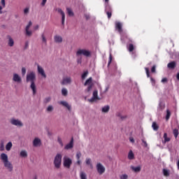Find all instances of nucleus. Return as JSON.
<instances>
[{
    "label": "nucleus",
    "instance_id": "bf43d9fd",
    "mask_svg": "<svg viewBox=\"0 0 179 179\" xmlns=\"http://www.w3.org/2000/svg\"><path fill=\"white\" fill-rule=\"evenodd\" d=\"M27 157V152L23 151V157Z\"/></svg>",
    "mask_w": 179,
    "mask_h": 179
},
{
    "label": "nucleus",
    "instance_id": "393cba45",
    "mask_svg": "<svg viewBox=\"0 0 179 179\" xmlns=\"http://www.w3.org/2000/svg\"><path fill=\"white\" fill-rule=\"evenodd\" d=\"M109 110H110V106H103L101 108V111L103 113H108L109 112Z\"/></svg>",
    "mask_w": 179,
    "mask_h": 179
},
{
    "label": "nucleus",
    "instance_id": "a878e982",
    "mask_svg": "<svg viewBox=\"0 0 179 179\" xmlns=\"http://www.w3.org/2000/svg\"><path fill=\"white\" fill-rule=\"evenodd\" d=\"M41 38H42V43L45 45H47L48 41L45 35L44 34H41Z\"/></svg>",
    "mask_w": 179,
    "mask_h": 179
},
{
    "label": "nucleus",
    "instance_id": "7ed1b4c3",
    "mask_svg": "<svg viewBox=\"0 0 179 179\" xmlns=\"http://www.w3.org/2000/svg\"><path fill=\"white\" fill-rule=\"evenodd\" d=\"M62 155L61 153H57L55 159H53V164L57 169H59L62 165Z\"/></svg>",
    "mask_w": 179,
    "mask_h": 179
},
{
    "label": "nucleus",
    "instance_id": "2eb2a0df",
    "mask_svg": "<svg viewBox=\"0 0 179 179\" xmlns=\"http://www.w3.org/2000/svg\"><path fill=\"white\" fill-rule=\"evenodd\" d=\"M96 100H98V91L94 90L92 93V97L90 99H88V101L92 103Z\"/></svg>",
    "mask_w": 179,
    "mask_h": 179
},
{
    "label": "nucleus",
    "instance_id": "c756f323",
    "mask_svg": "<svg viewBox=\"0 0 179 179\" xmlns=\"http://www.w3.org/2000/svg\"><path fill=\"white\" fill-rule=\"evenodd\" d=\"M85 163H87V164L90 166L91 169H93V165L91 163V159L90 158H87L85 159Z\"/></svg>",
    "mask_w": 179,
    "mask_h": 179
},
{
    "label": "nucleus",
    "instance_id": "f3484780",
    "mask_svg": "<svg viewBox=\"0 0 179 179\" xmlns=\"http://www.w3.org/2000/svg\"><path fill=\"white\" fill-rule=\"evenodd\" d=\"M53 39L55 40V43H62V37L60 35H55L53 37Z\"/></svg>",
    "mask_w": 179,
    "mask_h": 179
},
{
    "label": "nucleus",
    "instance_id": "c03bdc74",
    "mask_svg": "<svg viewBox=\"0 0 179 179\" xmlns=\"http://www.w3.org/2000/svg\"><path fill=\"white\" fill-rule=\"evenodd\" d=\"M120 179H128V175L127 174H123L120 176Z\"/></svg>",
    "mask_w": 179,
    "mask_h": 179
},
{
    "label": "nucleus",
    "instance_id": "473e14b6",
    "mask_svg": "<svg viewBox=\"0 0 179 179\" xmlns=\"http://www.w3.org/2000/svg\"><path fill=\"white\" fill-rule=\"evenodd\" d=\"M62 96H66L68 95V90L66 88H62Z\"/></svg>",
    "mask_w": 179,
    "mask_h": 179
},
{
    "label": "nucleus",
    "instance_id": "ddd939ff",
    "mask_svg": "<svg viewBox=\"0 0 179 179\" xmlns=\"http://www.w3.org/2000/svg\"><path fill=\"white\" fill-rule=\"evenodd\" d=\"M42 145L41 140L38 137H36L33 140V146L35 148L41 147Z\"/></svg>",
    "mask_w": 179,
    "mask_h": 179
},
{
    "label": "nucleus",
    "instance_id": "4468645a",
    "mask_svg": "<svg viewBox=\"0 0 179 179\" xmlns=\"http://www.w3.org/2000/svg\"><path fill=\"white\" fill-rule=\"evenodd\" d=\"M13 80L15 83H22V78L17 73H13Z\"/></svg>",
    "mask_w": 179,
    "mask_h": 179
},
{
    "label": "nucleus",
    "instance_id": "c85d7f7f",
    "mask_svg": "<svg viewBox=\"0 0 179 179\" xmlns=\"http://www.w3.org/2000/svg\"><path fill=\"white\" fill-rule=\"evenodd\" d=\"M52 111H54V106H52V105L47 106V108H46L47 113H52Z\"/></svg>",
    "mask_w": 179,
    "mask_h": 179
},
{
    "label": "nucleus",
    "instance_id": "4be33fe9",
    "mask_svg": "<svg viewBox=\"0 0 179 179\" xmlns=\"http://www.w3.org/2000/svg\"><path fill=\"white\" fill-rule=\"evenodd\" d=\"M7 38H8V39H9V41L8 42V45L10 47H13V45H15V41H13V39L9 35H8Z\"/></svg>",
    "mask_w": 179,
    "mask_h": 179
},
{
    "label": "nucleus",
    "instance_id": "6e6552de",
    "mask_svg": "<svg viewBox=\"0 0 179 179\" xmlns=\"http://www.w3.org/2000/svg\"><path fill=\"white\" fill-rule=\"evenodd\" d=\"M31 26H32V22L29 21V23H27L26 28H25L26 35L29 37H31L33 34L32 30L30 29Z\"/></svg>",
    "mask_w": 179,
    "mask_h": 179
},
{
    "label": "nucleus",
    "instance_id": "7c9ffc66",
    "mask_svg": "<svg viewBox=\"0 0 179 179\" xmlns=\"http://www.w3.org/2000/svg\"><path fill=\"white\" fill-rule=\"evenodd\" d=\"M141 145L144 147V148H147L148 149L149 147H148V142L145 141V140H143V139H141Z\"/></svg>",
    "mask_w": 179,
    "mask_h": 179
},
{
    "label": "nucleus",
    "instance_id": "774afa93",
    "mask_svg": "<svg viewBox=\"0 0 179 179\" xmlns=\"http://www.w3.org/2000/svg\"><path fill=\"white\" fill-rule=\"evenodd\" d=\"M178 170H179V160H178Z\"/></svg>",
    "mask_w": 179,
    "mask_h": 179
},
{
    "label": "nucleus",
    "instance_id": "cd10ccee",
    "mask_svg": "<svg viewBox=\"0 0 179 179\" xmlns=\"http://www.w3.org/2000/svg\"><path fill=\"white\" fill-rule=\"evenodd\" d=\"M13 147V143L12 142H9L7 143V145H6V150L9 152L10 150V149H12Z\"/></svg>",
    "mask_w": 179,
    "mask_h": 179
},
{
    "label": "nucleus",
    "instance_id": "a18cd8bd",
    "mask_svg": "<svg viewBox=\"0 0 179 179\" xmlns=\"http://www.w3.org/2000/svg\"><path fill=\"white\" fill-rule=\"evenodd\" d=\"M58 143L60 145V146H64V143H62V140L60 137H58Z\"/></svg>",
    "mask_w": 179,
    "mask_h": 179
},
{
    "label": "nucleus",
    "instance_id": "58836bf2",
    "mask_svg": "<svg viewBox=\"0 0 179 179\" xmlns=\"http://www.w3.org/2000/svg\"><path fill=\"white\" fill-rule=\"evenodd\" d=\"M87 75H88V71H85L84 72V73H83L82 76H81L82 79H83V80L86 79V78L87 77Z\"/></svg>",
    "mask_w": 179,
    "mask_h": 179
},
{
    "label": "nucleus",
    "instance_id": "338daca9",
    "mask_svg": "<svg viewBox=\"0 0 179 179\" xmlns=\"http://www.w3.org/2000/svg\"><path fill=\"white\" fill-rule=\"evenodd\" d=\"M176 78L179 80V73L176 75Z\"/></svg>",
    "mask_w": 179,
    "mask_h": 179
},
{
    "label": "nucleus",
    "instance_id": "680f3d73",
    "mask_svg": "<svg viewBox=\"0 0 179 179\" xmlns=\"http://www.w3.org/2000/svg\"><path fill=\"white\" fill-rule=\"evenodd\" d=\"M78 161H77V164H78V165H80L81 164V160L80 159H77Z\"/></svg>",
    "mask_w": 179,
    "mask_h": 179
},
{
    "label": "nucleus",
    "instance_id": "37998d69",
    "mask_svg": "<svg viewBox=\"0 0 179 179\" xmlns=\"http://www.w3.org/2000/svg\"><path fill=\"white\" fill-rule=\"evenodd\" d=\"M81 156H82V154L80 151H78L76 155V157L77 158V159H80Z\"/></svg>",
    "mask_w": 179,
    "mask_h": 179
},
{
    "label": "nucleus",
    "instance_id": "09e8293b",
    "mask_svg": "<svg viewBox=\"0 0 179 179\" xmlns=\"http://www.w3.org/2000/svg\"><path fill=\"white\" fill-rule=\"evenodd\" d=\"M146 75L148 78H150V71L148 68H145Z\"/></svg>",
    "mask_w": 179,
    "mask_h": 179
},
{
    "label": "nucleus",
    "instance_id": "39448f33",
    "mask_svg": "<svg viewBox=\"0 0 179 179\" xmlns=\"http://www.w3.org/2000/svg\"><path fill=\"white\" fill-rule=\"evenodd\" d=\"M71 164L72 159L67 156H64V157H63V166L69 169L71 168Z\"/></svg>",
    "mask_w": 179,
    "mask_h": 179
},
{
    "label": "nucleus",
    "instance_id": "bb28decb",
    "mask_svg": "<svg viewBox=\"0 0 179 179\" xmlns=\"http://www.w3.org/2000/svg\"><path fill=\"white\" fill-rule=\"evenodd\" d=\"M176 66V64L175 62H171L168 64V68L171 69H174Z\"/></svg>",
    "mask_w": 179,
    "mask_h": 179
},
{
    "label": "nucleus",
    "instance_id": "f257e3e1",
    "mask_svg": "<svg viewBox=\"0 0 179 179\" xmlns=\"http://www.w3.org/2000/svg\"><path fill=\"white\" fill-rule=\"evenodd\" d=\"M27 83H30V89L35 96L37 94V86H36V73L34 71H29L27 73Z\"/></svg>",
    "mask_w": 179,
    "mask_h": 179
},
{
    "label": "nucleus",
    "instance_id": "0eeeda50",
    "mask_svg": "<svg viewBox=\"0 0 179 179\" xmlns=\"http://www.w3.org/2000/svg\"><path fill=\"white\" fill-rule=\"evenodd\" d=\"M85 86H87V88L85 91H87V92H90V90H92V88L93 87V82H92V78H89L87 81H85Z\"/></svg>",
    "mask_w": 179,
    "mask_h": 179
},
{
    "label": "nucleus",
    "instance_id": "e2e57ef3",
    "mask_svg": "<svg viewBox=\"0 0 179 179\" xmlns=\"http://www.w3.org/2000/svg\"><path fill=\"white\" fill-rule=\"evenodd\" d=\"M20 157H23V150H21V152L20 153Z\"/></svg>",
    "mask_w": 179,
    "mask_h": 179
},
{
    "label": "nucleus",
    "instance_id": "f704fd0d",
    "mask_svg": "<svg viewBox=\"0 0 179 179\" xmlns=\"http://www.w3.org/2000/svg\"><path fill=\"white\" fill-rule=\"evenodd\" d=\"M152 129H153L154 131H157L158 129H159L158 124H156V122H152Z\"/></svg>",
    "mask_w": 179,
    "mask_h": 179
},
{
    "label": "nucleus",
    "instance_id": "ea45409f",
    "mask_svg": "<svg viewBox=\"0 0 179 179\" xmlns=\"http://www.w3.org/2000/svg\"><path fill=\"white\" fill-rule=\"evenodd\" d=\"M173 136H175V138H177L178 136V130L173 129Z\"/></svg>",
    "mask_w": 179,
    "mask_h": 179
},
{
    "label": "nucleus",
    "instance_id": "69168bd1",
    "mask_svg": "<svg viewBox=\"0 0 179 179\" xmlns=\"http://www.w3.org/2000/svg\"><path fill=\"white\" fill-rule=\"evenodd\" d=\"M77 62L78 64H81V59H78Z\"/></svg>",
    "mask_w": 179,
    "mask_h": 179
},
{
    "label": "nucleus",
    "instance_id": "c9c22d12",
    "mask_svg": "<svg viewBox=\"0 0 179 179\" xmlns=\"http://www.w3.org/2000/svg\"><path fill=\"white\" fill-rule=\"evenodd\" d=\"M80 179H87L86 173L80 172Z\"/></svg>",
    "mask_w": 179,
    "mask_h": 179
},
{
    "label": "nucleus",
    "instance_id": "13d9d810",
    "mask_svg": "<svg viewBox=\"0 0 179 179\" xmlns=\"http://www.w3.org/2000/svg\"><path fill=\"white\" fill-rule=\"evenodd\" d=\"M108 18L110 19L112 17V13L107 12Z\"/></svg>",
    "mask_w": 179,
    "mask_h": 179
},
{
    "label": "nucleus",
    "instance_id": "052dcab7",
    "mask_svg": "<svg viewBox=\"0 0 179 179\" xmlns=\"http://www.w3.org/2000/svg\"><path fill=\"white\" fill-rule=\"evenodd\" d=\"M129 141H130V142L132 143H134L135 142V140H134L133 138H129Z\"/></svg>",
    "mask_w": 179,
    "mask_h": 179
},
{
    "label": "nucleus",
    "instance_id": "aec40b11",
    "mask_svg": "<svg viewBox=\"0 0 179 179\" xmlns=\"http://www.w3.org/2000/svg\"><path fill=\"white\" fill-rule=\"evenodd\" d=\"M130 169L134 173H138V172L141 171V166H131Z\"/></svg>",
    "mask_w": 179,
    "mask_h": 179
},
{
    "label": "nucleus",
    "instance_id": "de8ad7c7",
    "mask_svg": "<svg viewBox=\"0 0 179 179\" xmlns=\"http://www.w3.org/2000/svg\"><path fill=\"white\" fill-rule=\"evenodd\" d=\"M48 0H42V2H41V6H45V3H47Z\"/></svg>",
    "mask_w": 179,
    "mask_h": 179
},
{
    "label": "nucleus",
    "instance_id": "6e6d98bb",
    "mask_svg": "<svg viewBox=\"0 0 179 179\" xmlns=\"http://www.w3.org/2000/svg\"><path fill=\"white\" fill-rule=\"evenodd\" d=\"M151 71H152V73H155L156 72V66H153Z\"/></svg>",
    "mask_w": 179,
    "mask_h": 179
},
{
    "label": "nucleus",
    "instance_id": "72a5a7b5",
    "mask_svg": "<svg viewBox=\"0 0 179 179\" xmlns=\"http://www.w3.org/2000/svg\"><path fill=\"white\" fill-rule=\"evenodd\" d=\"M134 50H135V46H134L133 44H129L128 45V51H129V52H132Z\"/></svg>",
    "mask_w": 179,
    "mask_h": 179
},
{
    "label": "nucleus",
    "instance_id": "8fccbe9b",
    "mask_svg": "<svg viewBox=\"0 0 179 179\" xmlns=\"http://www.w3.org/2000/svg\"><path fill=\"white\" fill-rule=\"evenodd\" d=\"M1 6H3V8H5L6 7V0H1Z\"/></svg>",
    "mask_w": 179,
    "mask_h": 179
},
{
    "label": "nucleus",
    "instance_id": "0e129e2a",
    "mask_svg": "<svg viewBox=\"0 0 179 179\" xmlns=\"http://www.w3.org/2000/svg\"><path fill=\"white\" fill-rule=\"evenodd\" d=\"M109 8V6L106 4V7H105V9L107 10Z\"/></svg>",
    "mask_w": 179,
    "mask_h": 179
},
{
    "label": "nucleus",
    "instance_id": "4d7b16f0",
    "mask_svg": "<svg viewBox=\"0 0 179 179\" xmlns=\"http://www.w3.org/2000/svg\"><path fill=\"white\" fill-rule=\"evenodd\" d=\"M38 29H39V25H35L34 27V31H37V30H38Z\"/></svg>",
    "mask_w": 179,
    "mask_h": 179
},
{
    "label": "nucleus",
    "instance_id": "2f4dec72",
    "mask_svg": "<svg viewBox=\"0 0 179 179\" xmlns=\"http://www.w3.org/2000/svg\"><path fill=\"white\" fill-rule=\"evenodd\" d=\"M162 172H163L164 176H165V177H169V170L164 169L162 170Z\"/></svg>",
    "mask_w": 179,
    "mask_h": 179
},
{
    "label": "nucleus",
    "instance_id": "49530a36",
    "mask_svg": "<svg viewBox=\"0 0 179 179\" xmlns=\"http://www.w3.org/2000/svg\"><path fill=\"white\" fill-rule=\"evenodd\" d=\"M0 150L1 151L5 150V146L3 145V143H1V145H0Z\"/></svg>",
    "mask_w": 179,
    "mask_h": 179
},
{
    "label": "nucleus",
    "instance_id": "5701e85b",
    "mask_svg": "<svg viewBox=\"0 0 179 179\" xmlns=\"http://www.w3.org/2000/svg\"><path fill=\"white\" fill-rule=\"evenodd\" d=\"M163 138H164V141H162V143L164 144H165L167 142L171 141V138L169 137H168V135L166 133L164 134Z\"/></svg>",
    "mask_w": 179,
    "mask_h": 179
},
{
    "label": "nucleus",
    "instance_id": "603ef678",
    "mask_svg": "<svg viewBox=\"0 0 179 179\" xmlns=\"http://www.w3.org/2000/svg\"><path fill=\"white\" fill-rule=\"evenodd\" d=\"M28 48H29V42L27 41L25 43V46L24 47V50H27V49H28Z\"/></svg>",
    "mask_w": 179,
    "mask_h": 179
},
{
    "label": "nucleus",
    "instance_id": "9d476101",
    "mask_svg": "<svg viewBox=\"0 0 179 179\" xmlns=\"http://www.w3.org/2000/svg\"><path fill=\"white\" fill-rule=\"evenodd\" d=\"M37 73H38V74L43 78H47V74L45 73L44 69L39 64H37Z\"/></svg>",
    "mask_w": 179,
    "mask_h": 179
},
{
    "label": "nucleus",
    "instance_id": "20e7f679",
    "mask_svg": "<svg viewBox=\"0 0 179 179\" xmlns=\"http://www.w3.org/2000/svg\"><path fill=\"white\" fill-rule=\"evenodd\" d=\"M76 55L78 57L80 55H84L86 57H90L91 56V52L90 50H88L87 49H78Z\"/></svg>",
    "mask_w": 179,
    "mask_h": 179
},
{
    "label": "nucleus",
    "instance_id": "423d86ee",
    "mask_svg": "<svg viewBox=\"0 0 179 179\" xmlns=\"http://www.w3.org/2000/svg\"><path fill=\"white\" fill-rule=\"evenodd\" d=\"M72 83V79L71 76H64L62 78V82H60V84H62V85H71Z\"/></svg>",
    "mask_w": 179,
    "mask_h": 179
},
{
    "label": "nucleus",
    "instance_id": "e433bc0d",
    "mask_svg": "<svg viewBox=\"0 0 179 179\" xmlns=\"http://www.w3.org/2000/svg\"><path fill=\"white\" fill-rule=\"evenodd\" d=\"M67 13L69 15V17L73 16V12H72V10L70 8H67Z\"/></svg>",
    "mask_w": 179,
    "mask_h": 179
},
{
    "label": "nucleus",
    "instance_id": "a211bd4d",
    "mask_svg": "<svg viewBox=\"0 0 179 179\" xmlns=\"http://www.w3.org/2000/svg\"><path fill=\"white\" fill-rule=\"evenodd\" d=\"M115 27H116V30H117L120 34H122V23L117 22L115 23Z\"/></svg>",
    "mask_w": 179,
    "mask_h": 179
},
{
    "label": "nucleus",
    "instance_id": "1a4fd4ad",
    "mask_svg": "<svg viewBox=\"0 0 179 179\" xmlns=\"http://www.w3.org/2000/svg\"><path fill=\"white\" fill-rule=\"evenodd\" d=\"M96 171L99 174L102 175L106 172V167L100 162L96 164Z\"/></svg>",
    "mask_w": 179,
    "mask_h": 179
},
{
    "label": "nucleus",
    "instance_id": "3c124183",
    "mask_svg": "<svg viewBox=\"0 0 179 179\" xmlns=\"http://www.w3.org/2000/svg\"><path fill=\"white\" fill-rule=\"evenodd\" d=\"M167 82H168V78H162V83H166Z\"/></svg>",
    "mask_w": 179,
    "mask_h": 179
},
{
    "label": "nucleus",
    "instance_id": "9b49d317",
    "mask_svg": "<svg viewBox=\"0 0 179 179\" xmlns=\"http://www.w3.org/2000/svg\"><path fill=\"white\" fill-rule=\"evenodd\" d=\"M10 123L17 127H22V122L20 121L18 119H15V118L10 119Z\"/></svg>",
    "mask_w": 179,
    "mask_h": 179
},
{
    "label": "nucleus",
    "instance_id": "f8f14e48",
    "mask_svg": "<svg viewBox=\"0 0 179 179\" xmlns=\"http://www.w3.org/2000/svg\"><path fill=\"white\" fill-rule=\"evenodd\" d=\"M56 11L62 16V24H65V13L60 8H56Z\"/></svg>",
    "mask_w": 179,
    "mask_h": 179
},
{
    "label": "nucleus",
    "instance_id": "4c0bfd02",
    "mask_svg": "<svg viewBox=\"0 0 179 179\" xmlns=\"http://www.w3.org/2000/svg\"><path fill=\"white\" fill-rule=\"evenodd\" d=\"M51 101V97L47 96L45 99H43V103H49Z\"/></svg>",
    "mask_w": 179,
    "mask_h": 179
},
{
    "label": "nucleus",
    "instance_id": "412c9836",
    "mask_svg": "<svg viewBox=\"0 0 179 179\" xmlns=\"http://www.w3.org/2000/svg\"><path fill=\"white\" fill-rule=\"evenodd\" d=\"M73 148V138L71 139V142L65 145L64 149L65 150H70Z\"/></svg>",
    "mask_w": 179,
    "mask_h": 179
},
{
    "label": "nucleus",
    "instance_id": "864d4df0",
    "mask_svg": "<svg viewBox=\"0 0 179 179\" xmlns=\"http://www.w3.org/2000/svg\"><path fill=\"white\" fill-rule=\"evenodd\" d=\"M111 62H112V55H110V57L108 58V65H110Z\"/></svg>",
    "mask_w": 179,
    "mask_h": 179
},
{
    "label": "nucleus",
    "instance_id": "b1692460",
    "mask_svg": "<svg viewBox=\"0 0 179 179\" xmlns=\"http://www.w3.org/2000/svg\"><path fill=\"white\" fill-rule=\"evenodd\" d=\"M127 157H128V159H130V160L135 159V155H134V153H133L131 150H129V152H128Z\"/></svg>",
    "mask_w": 179,
    "mask_h": 179
},
{
    "label": "nucleus",
    "instance_id": "79ce46f5",
    "mask_svg": "<svg viewBox=\"0 0 179 179\" xmlns=\"http://www.w3.org/2000/svg\"><path fill=\"white\" fill-rule=\"evenodd\" d=\"M29 13V7H26L24 9V15H28Z\"/></svg>",
    "mask_w": 179,
    "mask_h": 179
},
{
    "label": "nucleus",
    "instance_id": "5fc2aeb1",
    "mask_svg": "<svg viewBox=\"0 0 179 179\" xmlns=\"http://www.w3.org/2000/svg\"><path fill=\"white\" fill-rule=\"evenodd\" d=\"M150 81L152 82V85H155V80L152 78H150Z\"/></svg>",
    "mask_w": 179,
    "mask_h": 179
},
{
    "label": "nucleus",
    "instance_id": "dca6fc26",
    "mask_svg": "<svg viewBox=\"0 0 179 179\" xmlns=\"http://www.w3.org/2000/svg\"><path fill=\"white\" fill-rule=\"evenodd\" d=\"M165 108V103L163 101H159V106H158V109H157V111L158 113H161L162 112Z\"/></svg>",
    "mask_w": 179,
    "mask_h": 179
},
{
    "label": "nucleus",
    "instance_id": "a19ab883",
    "mask_svg": "<svg viewBox=\"0 0 179 179\" xmlns=\"http://www.w3.org/2000/svg\"><path fill=\"white\" fill-rule=\"evenodd\" d=\"M169 117H171V112L169 110H166V120H169Z\"/></svg>",
    "mask_w": 179,
    "mask_h": 179
},
{
    "label": "nucleus",
    "instance_id": "6ab92c4d",
    "mask_svg": "<svg viewBox=\"0 0 179 179\" xmlns=\"http://www.w3.org/2000/svg\"><path fill=\"white\" fill-rule=\"evenodd\" d=\"M59 103L64 106L66 108H68L69 111L71 110V106H70V104L68 103L67 101H59Z\"/></svg>",
    "mask_w": 179,
    "mask_h": 179
},
{
    "label": "nucleus",
    "instance_id": "f03ea898",
    "mask_svg": "<svg viewBox=\"0 0 179 179\" xmlns=\"http://www.w3.org/2000/svg\"><path fill=\"white\" fill-rule=\"evenodd\" d=\"M0 159L3 162L6 170L9 172H12L13 170V166L12 163L8 161V156L5 153H1L0 155Z\"/></svg>",
    "mask_w": 179,
    "mask_h": 179
}]
</instances>
